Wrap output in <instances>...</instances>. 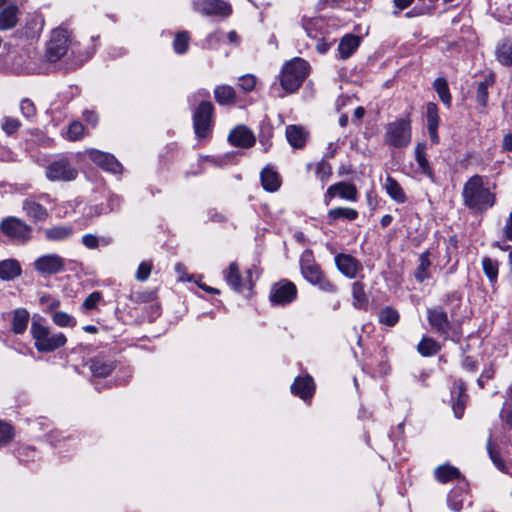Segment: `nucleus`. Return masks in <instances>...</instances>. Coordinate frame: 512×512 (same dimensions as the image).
<instances>
[{
  "label": "nucleus",
  "mask_w": 512,
  "mask_h": 512,
  "mask_svg": "<svg viewBox=\"0 0 512 512\" xmlns=\"http://www.w3.org/2000/svg\"><path fill=\"white\" fill-rule=\"evenodd\" d=\"M482 268L488 277L491 286L494 287L498 277V263L490 258L482 260Z\"/></svg>",
  "instance_id": "79ce46f5"
},
{
  "label": "nucleus",
  "mask_w": 512,
  "mask_h": 512,
  "mask_svg": "<svg viewBox=\"0 0 512 512\" xmlns=\"http://www.w3.org/2000/svg\"><path fill=\"white\" fill-rule=\"evenodd\" d=\"M412 129L409 119H397L386 126L384 143L393 148H404L411 143Z\"/></svg>",
  "instance_id": "20e7f679"
},
{
  "label": "nucleus",
  "mask_w": 512,
  "mask_h": 512,
  "mask_svg": "<svg viewBox=\"0 0 512 512\" xmlns=\"http://www.w3.org/2000/svg\"><path fill=\"white\" fill-rule=\"evenodd\" d=\"M35 270L42 275L58 274L65 269V259L57 254H46L34 261Z\"/></svg>",
  "instance_id": "9b49d317"
},
{
  "label": "nucleus",
  "mask_w": 512,
  "mask_h": 512,
  "mask_svg": "<svg viewBox=\"0 0 512 512\" xmlns=\"http://www.w3.org/2000/svg\"><path fill=\"white\" fill-rule=\"evenodd\" d=\"M484 183L482 182V211L487 208H491L495 204V192L492 191L495 189V184L493 183L491 186L487 183V187L483 188Z\"/></svg>",
  "instance_id": "de8ad7c7"
},
{
  "label": "nucleus",
  "mask_w": 512,
  "mask_h": 512,
  "mask_svg": "<svg viewBox=\"0 0 512 512\" xmlns=\"http://www.w3.org/2000/svg\"><path fill=\"white\" fill-rule=\"evenodd\" d=\"M45 237L51 241H63L73 235V228L68 225H57L45 230Z\"/></svg>",
  "instance_id": "473e14b6"
},
{
  "label": "nucleus",
  "mask_w": 512,
  "mask_h": 512,
  "mask_svg": "<svg viewBox=\"0 0 512 512\" xmlns=\"http://www.w3.org/2000/svg\"><path fill=\"white\" fill-rule=\"evenodd\" d=\"M359 44L360 38L358 36L352 34L345 35L338 45V52L340 58H349L357 50Z\"/></svg>",
  "instance_id": "a878e982"
},
{
  "label": "nucleus",
  "mask_w": 512,
  "mask_h": 512,
  "mask_svg": "<svg viewBox=\"0 0 512 512\" xmlns=\"http://www.w3.org/2000/svg\"><path fill=\"white\" fill-rule=\"evenodd\" d=\"M387 194L397 203H404L407 200L406 194L401 185L391 176H387L384 183Z\"/></svg>",
  "instance_id": "7c9ffc66"
},
{
  "label": "nucleus",
  "mask_w": 512,
  "mask_h": 512,
  "mask_svg": "<svg viewBox=\"0 0 512 512\" xmlns=\"http://www.w3.org/2000/svg\"><path fill=\"white\" fill-rule=\"evenodd\" d=\"M44 321L39 315L32 318L30 334L34 347L39 353L54 352L66 344L67 338L62 332L53 331Z\"/></svg>",
  "instance_id": "f257e3e1"
},
{
  "label": "nucleus",
  "mask_w": 512,
  "mask_h": 512,
  "mask_svg": "<svg viewBox=\"0 0 512 512\" xmlns=\"http://www.w3.org/2000/svg\"><path fill=\"white\" fill-rule=\"evenodd\" d=\"M505 231H506L507 237L512 240V211H511L509 220L506 223Z\"/></svg>",
  "instance_id": "774afa93"
},
{
  "label": "nucleus",
  "mask_w": 512,
  "mask_h": 512,
  "mask_svg": "<svg viewBox=\"0 0 512 512\" xmlns=\"http://www.w3.org/2000/svg\"><path fill=\"white\" fill-rule=\"evenodd\" d=\"M339 196L341 199L356 202L358 200V190L356 186L348 182H338L331 185L324 194V203L326 206L330 204L332 199Z\"/></svg>",
  "instance_id": "f8f14e48"
},
{
  "label": "nucleus",
  "mask_w": 512,
  "mask_h": 512,
  "mask_svg": "<svg viewBox=\"0 0 512 512\" xmlns=\"http://www.w3.org/2000/svg\"><path fill=\"white\" fill-rule=\"evenodd\" d=\"M228 140L232 145L243 148L251 147L255 143L253 133L245 126H238L234 128L230 132Z\"/></svg>",
  "instance_id": "6ab92c4d"
},
{
  "label": "nucleus",
  "mask_w": 512,
  "mask_h": 512,
  "mask_svg": "<svg viewBox=\"0 0 512 512\" xmlns=\"http://www.w3.org/2000/svg\"><path fill=\"white\" fill-rule=\"evenodd\" d=\"M13 438V427L9 423L0 421V446L7 445Z\"/></svg>",
  "instance_id": "864d4df0"
},
{
  "label": "nucleus",
  "mask_w": 512,
  "mask_h": 512,
  "mask_svg": "<svg viewBox=\"0 0 512 512\" xmlns=\"http://www.w3.org/2000/svg\"><path fill=\"white\" fill-rule=\"evenodd\" d=\"M71 43L70 34L66 29L57 28L51 33L47 43L45 57L49 62H57L66 55Z\"/></svg>",
  "instance_id": "423d86ee"
},
{
  "label": "nucleus",
  "mask_w": 512,
  "mask_h": 512,
  "mask_svg": "<svg viewBox=\"0 0 512 512\" xmlns=\"http://www.w3.org/2000/svg\"><path fill=\"white\" fill-rule=\"evenodd\" d=\"M487 451L495 467L504 472L506 469L505 462L502 460L498 452L494 450L490 441L487 443Z\"/></svg>",
  "instance_id": "4d7b16f0"
},
{
  "label": "nucleus",
  "mask_w": 512,
  "mask_h": 512,
  "mask_svg": "<svg viewBox=\"0 0 512 512\" xmlns=\"http://www.w3.org/2000/svg\"><path fill=\"white\" fill-rule=\"evenodd\" d=\"M197 12L206 16H223L231 14V6L223 0H197L194 2Z\"/></svg>",
  "instance_id": "ddd939ff"
},
{
  "label": "nucleus",
  "mask_w": 512,
  "mask_h": 512,
  "mask_svg": "<svg viewBox=\"0 0 512 512\" xmlns=\"http://www.w3.org/2000/svg\"><path fill=\"white\" fill-rule=\"evenodd\" d=\"M426 118L428 126H439L440 119L438 115V107L435 103L429 102L426 104Z\"/></svg>",
  "instance_id": "603ef678"
},
{
  "label": "nucleus",
  "mask_w": 512,
  "mask_h": 512,
  "mask_svg": "<svg viewBox=\"0 0 512 512\" xmlns=\"http://www.w3.org/2000/svg\"><path fill=\"white\" fill-rule=\"evenodd\" d=\"M39 304L43 307V312L51 314L60 307V300L49 294H42L39 298Z\"/></svg>",
  "instance_id": "a18cd8bd"
},
{
  "label": "nucleus",
  "mask_w": 512,
  "mask_h": 512,
  "mask_svg": "<svg viewBox=\"0 0 512 512\" xmlns=\"http://www.w3.org/2000/svg\"><path fill=\"white\" fill-rule=\"evenodd\" d=\"M0 230L9 240L18 244H26L32 239V227L17 217L4 218L0 223Z\"/></svg>",
  "instance_id": "39448f33"
},
{
  "label": "nucleus",
  "mask_w": 512,
  "mask_h": 512,
  "mask_svg": "<svg viewBox=\"0 0 512 512\" xmlns=\"http://www.w3.org/2000/svg\"><path fill=\"white\" fill-rule=\"evenodd\" d=\"M415 160L421 171L425 175L432 177L433 172L425 156V144H417L415 147Z\"/></svg>",
  "instance_id": "58836bf2"
},
{
  "label": "nucleus",
  "mask_w": 512,
  "mask_h": 512,
  "mask_svg": "<svg viewBox=\"0 0 512 512\" xmlns=\"http://www.w3.org/2000/svg\"><path fill=\"white\" fill-rule=\"evenodd\" d=\"M297 297V288L294 283L288 280H281L272 285L269 299L274 305H287Z\"/></svg>",
  "instance_id": "9d476101"
},
{
  "label": "nucleus",
  "mask_w": 512,
  "mask_h": 512,
  "mask_svg": "<svg viewBox=\"0 0 512 512\" xmlns=\"http://www.w3.org/2000/svg\"><path fill=\"white\" fill-rule=\"evenodd\" d=\"M431 266V262L429 260V252H423L419 257V266L415 272V278L419 282H423L424 280L428 279L429 274V268Z\"/></svg>",
  "instance_id": "ea45409f"
},
{
  "label": "nucleus",
  "mask_w": 512,
  "mask_h": 512,
  "mask_svg": "<svg viewBox=\"0 0 512 512\" xmlns=\"http://www.w3.org/2000/svg\"><path fill=\"white\" fill-rule=\"evenodd\" d=\"M467 395L462 381H455L451 390V403L456 418H461L464 413Z\"/></svg>",
  "instance_id": "f3484780"
},
{
  "label": "nucleus",
  "mask_w": 512,
  "mask_h": 512,
  "mask_svg": "<svg viewBox=\"0 0 512 512\" xmlns=\"http://www.w3.org/2000/svg\"><path fill=\"white\" fill-rule=\"evenodd\" d=\"M78 171L66 156L50 162L46 167V177L50 181H73L77 178Z\"/></svg>",
  "instance_id": "0eeeda50"
},
{
  "label": "nucleus",
  "mask_w": 512,
  "mask_h": 512,
  "mask_svg": "<svg viewBox=\"0 0 512 512\" xmlns=\"http://www.w3.org/2000/svg\"><path fill=\"white\" fill-rule=\"evenodd\" d=\"M300 268L303 277L312 285L318 286L324 292L336 291V286L325 277L311 251H305L301 255Z\"/></svg>",
  "instance_id": "7ed1b4c3"
},
{
  "label": "nucleus",
  "mask_w": 512,
  "mask_h": 512,
  "mask_svg": "<svg viewBox=\"0 0 512 512\" xmlns=\"http://www.w3.org/2000/svg\"><path fill=\"white\" fill-rule=\"evenodd\" d=\"M84 126L79 121L72 122L66 132V138L70 141L80 140L84 135Z\"/></svg>",
  "instance_id": "8fccbe9b"
},
{
  "label": "nucleus",
  "mask_w": 512,
  "mask_h": 512,
  "mask_svg": "<svg viewBox=\"0 0 512 512\" xmlns=\"http://www.w3.org/2000/svg\"><path fill=\"white\" fill-rule=\"evenodd\" d=\"M498 61L506 66L512 64V35L506 37L496 50Z\"/></svg>",
  "instance_id": "f704fd0d"
},
{
  "label": "nucleus",
  "mask_w": 512,
  "mask_h": 512,
  "mask_svg": "<svg viewBox=\"0 0 512 512\" xmlns=\"http://www.w3.org/2000/svg\"><path fill=\"white\" fill-rule=\"evenodd\" d=\"M86 155L92 162L106 171L117 174L123 170L121 163L112 154L97 149H88Z\"/></svg>",
  "instance_id": "4468645a"
},
{
  "label": "nucleus",
  "mask_w": 512,
  "mask_h": 512,
  "mask_svg": "<svg viewBox=\"0 0 512 512\" xmlns=\"http://www.w3.org/2000/svg\"><path fill=\"white\" fill-rule=\"evenodd\" d=\"M467 492H466V484L462 483L458 485L457 487L453 488L450 493L448 494V505L449 507L455 511L459 512L463 504L466 500Z\"/></svg>",
  "instance_id": "cd10ccee"
},
{
  "label": "nucleus",
  "mask_w": 512,
  "mask_h": 512,
  "mask_svg": "<svg viewBox=\"0 0 512 512\" xmlns=\"http://www.w3.org/2000/svg\"><path fill=\"white\" fill-rule=\"evenodd\" d=\"M223 276L227 284L238 293L250 292L253 288L252 271L248 269L241 274L236 262L230 263L223 271Z\"/></svg>",
  "instance_id": "6e6552de"
},
{
  "label": "nucleus",
  "mask_w": 512,
  "mask_h": 512,
  "mask_svg": "<svg viewBox=\"0 0 512 512\" xmlns=\"http://www.w3.org/2000/svg\"><path fill=\"white\" fill-rule=\"evenodd\" d=\"M189 40L190 38L187 32L177 33L173 41L174 51L178 54L185 53L188 49Z\"/></svg>",
  "instance_id": "09e8293b"
},
{
  "label": "nucleus",
  "mask_w": 512,
  "mask_h": 512,
  "mask_svg": "<svg viewBox=\"0 0 512 512\" xmlns=\"http://www.w3.org/2000/svg\"><path fill=\"white\" fill-rule=\"evenodd\" d=\"M316 177L324 184L326 183L331 175H332V166L326 160H321L316 165L315 170Z\"/></svg>",
  "instance_id": "c03bdc74"
},
{
  "label": "nucleus",
  "mask_w": 512,
  "mask_h": 512,
  "mask_svg": "<svg viewBox=\"0 0 512 512\" xmlns=\"http://www.w3.org/2000/svg\"><path fill=\"white\" fill-rule=\"evenodd\" d=\"M214 107L209 101H202L193 113V126L199 138L207 137L212 130Z\"/></svg>",
  "instance_id": "1a4fd4ad"
},
{
  "label": "nucleus",
  "mask_w": 512,
  "mask_h": 512,
  "mask_svg": "<svg viewBox=\"0 0 512 512\" xmlns=\"http://www.w3.org/2000/svg\"><path fill=\"white\" fill-rule=\"evenodd\" d=\"M379 321L384 325L392 327L399 321V314L395 309L387 306L380 311Z\"/></svg>",
  "instance_id": "37998d69"
},
{
  "label": "nucleus",
  "mask_w": 512,
  "mask_h": 512,
  "mask_svg": "<svg viewBox=\"0 0 512 512\" xmlns=\"http://www.w3.org/2000/svg\"><path fill=\"white\" fill-rule=\"evenodd\" d=\"M417 349L422 356H432L439 351L440 347L434 339L424 337L419 342Z\"/></svg>",
  "instance_id": "a19ab883"
},
{
  "label": "nucleus",
  "mask_w": 512,
  "mask_h": 512,
  "mask_svg": "<svg viewBox=\"0 0 512 512\" xmlns=\"http://www.w3.org/2000/svg\"><path fill=\"white\" fill-rule=\"evenodd\" d=\"M434 476L438 482L445 484L455 479H459L461 477V473L458 468L450 464H443L439 465L434 470Z\"/></svg>",
  "instance_id": "c756f323"
},
{
  "label": "nucleus",
  "mask_w": 512,
  "mask_h": 512,
  "mask_svg": "<svg viewBox=\"0 0 512 512\" xmlns=\"http://www.w3.org/2000/svg\"><path fill=\"white\" fill-rule=\"evenodd\" d=\"M88 364L89 369L94 377H106L115 368L114 363L112 361L98 357L92 358Z\"/></svg>",
  "instance_id": "bb28decb"
},
{
  "label": "nucleus",
  "mask_w": 512,
  "mask_h": 512,
  "mask_svg": "<svg viewBox=\"0 0 512 512\" xmlns=\"http://www.w3.org/2000/svg\"><path fill=\"white\" fill-rule=\"evenodd\" d=\"M18 9L14 5L4 8L0 12V30H8L13 28L17 23Z\"/></svg>",
  "instance_id": "72a5a7b5"
},
{
  "label": "nucleus",
  "mask_w": 512,
  "mask_h": 512,
  "mask_svg": "<svg viewBox=\"0 0 512 512\" xmlns=\"http://www.w3.org/2000/svg\"><path fill=\"white\" fill-rule=\"evenodd\" d=\"M429 324L433 329L442 335H447L450 328V323L447 318L446 312L442 309H428Z\"/></svg>",
  "instance_id": "4be33fe9"
},
{
  "label": "nucleus",
  "mask_w": 512,
  "mask_h": 512,
  "mask_svg": "<svg viewBox=\"0 0 512 512\" xmlns=\"http://www.w3.org/2000/svg\"><path fill=\"white\" fill-rule=\"evenodd\" d=\"M428 133H429V136H430V139L433 143H438L439 142V136H438V126H428Z\"/></svg>",
  "instance_id": "69168bd1"
},
{
  "label": "nucleus",
  "mask_w": 512,
  "mask_h": 512,
  "mask_svg": "<svg viewBox=\"0 0 512 512\" xmlns=\"http://www.w3.org/2000/svg\"><path fill=\"white\" fill-rule=\"evenodd\" d=\"M433 88L435 89L436 93L438 94L439 99L441 102L447 106H451L452 97L450 94V90L448 87V83L446 79L439 77L434 80Z\"/></svg>",
  "instance_id": "c9c22d12"
},
{
  "label": "nucleus",
  "mask_w": 512,
  "mask_h": 512,
  "mask_svg": "<svg viewBox=\"0 0 512 512\" xmlns=\"http://www.w3.org/2000/svg\"><path fill=\"white\" fill-rule=\"evenodd\" d=\"M22 210L33 222H42L48 218V211L33 198H26L22 202Z\"/></svg>",
  "instance_id": "a211bd4d"
},
{
  "label": "nucleus",
  "mask_w": 512,
  "mask_h": 512,
  "mask_svg": "<svg viewBox=\"0 0 512 512\" xmlns=\"http://www.w3.org/2000/svg\"><path fill=\"white\" fill-rule=\"evenodd\" d=\"M330 46H331V44L329 42H327L326 40L318 39L317 43H316V50L320 54H325L329 50Z\"/></svg>",
  "instance_id": "e2e57ef3"
},
{
  "label": "nucleus",
  "mask_w": 512,
  "mask_h": 512,
  "mask_svg": "<svg viewBox=\"0 0 512 512\" xmlns=\"http://www.w3.org/2000/svg\"><path fill=\"white\" fill-rule=\"evenodd\" d=\"M261 185L267 192H276L281 186V178L277 171L271 166H266L260 173Z\"/></svg>",
  "instance_id": "5701e85b"
},
{
  "label": "nucleus",
  "mask_w": 512,
  "mask_h": 512,
  "mask_svg": "<svg viewBox=\"0 0 512 512\" xmlns=\"http://www.w3.org/2000/svg\"><path fill=\"white\" fill-rule=\"evenodd\" d=\"M20 110L22 115L27 119L35 117L37 112L34 102L28 98H25L21 101Z\"/></svg>",
  "instance_id": "6e6d98bb"
},
{
  "label": "nucleus",
  "mask_w": 512,
  "mask_h": 512,
  "mask_svg": "<svg viewBox=\"0 0 512 512\" xmlns=\"http://www.w3.org/2000/svg\"><path fill=\"white\" fill-rule=\"evenodd\" d=\"M338 270L348 278H355L362 270V264L351 255L340 253L335 257Z\"/></svg>",
  "instance_id": "dca6fc26"
},
{
  "label": "nucleus",
  "mask_w": 512,
  "mask_h": 512,
  "mask_svg": "<svg viewBox=\"0 0 512 512\" xmlns=\"http://www.w3.org/2000/svg\"><path fill=\"white\" fill-rule=\"evenodd\" d=\"M21 127V122L14 117L6 116L1 121V128L7 135L15 134Z\"/></svg>",
  "instance_id": "3c124183"
},
{
  "label": "nucleus",
  "mask_w": 512,
  "mask_h": 512,
  "mask_svg": "<svg viewBox=\"0 0 512 512\" xmlns=\"http://www.w3.org/2000/svg\"><path fill=\"white\" fill-rule=\"evenodd\" d=\"M462 365L466 370L469 371H476L477 369V361L471 359L470 357H465L462 362Z\"/></svg>",
  "instance_id": "0e129e2a"
},
{
  "label": "nucleus",
  "mask_w": 512,
  "mask_h": 512,
  "mask_svg": "<svg viewBox=\"0 0 512 512\" xmlns=\"http://www.w3.org/2000/svg\"><path fill=\"white\" fill-rule=\"evenodd\" d=\"M285 134L289 144L296 149L303 148L309 136L308 131L300 125H288Z\"/></svg>",
  "instance_id": "412c9836"
},
{
  "label": "nucleus",
  "mask_w": 512,
  "mask_h": 512,
  "mask_svg": "<svg viewBox=\"0 0 512 512\" xmlns=\"http://www.w3.org/2000/svg\"><path fill=\"white\" fill-rule=\"evenodd\" d=\"M309 72V64L301 59L294 58L287 62L280 77V84L287 93H293L301 86Z\"/></svg>",
  "instance_id": "f03ea898"
},
{
  "label": "nucleus",
  "mask_w": 512,
  "mask_h": 512,
  "mask_svg": "<svg viewBox=\"0 0 512 512\" xmlns=\"http://www.w3.org/2000/svg\"><path fill=\"white\" fill-rule=\"evenodd\" d=\"M83 118L86 123L90 124L92 127H95L98 123V116L94 111L85 110L83 112Z\"/></svg>",
  "instance_id": "680f3d73"
},
{
  "label": "nucleus",
  "mask_w": 512,
  "mask_h": 512,
  "mask_svg": "<svg viewBox=\"0 0 512 512\" xmlns=\"http://www.w3.org/2000/svg\"><path fill=\"white\" fill-rule=\"evenodd\" d=\"M82 243L88 249H96L99 245V239L93 234H85L82 237Z\"/></svg>",
  "instance_id": "bf43d9fd"
},
{
  "label": "nucleus",
  "mask_w": 512,
  "mask_h": 512,
  "mask_svg": "<svg viewBox=\"0 0 512 512\" xmlns=\"http://www.w3.org/2000/svg\"><path fill=\"white\" fill-rule=\"evenodd\" d=\"M495 81V75L492 71H488L484 74V81H482V90H484V88H487L488 86L492 85ZM486 96V93H484V91H482V105H484V98Z\"/></svg>",
  "instance_id": "052dcab7"
},
{
  "label": "nucleus",
  "mask_w": 512,
  "mask_h": 512,
  "mask_svg": "<svg viewBox=\"0 0 512 512\" xmlns=\"http://www.w3.org/2000/svg\"><path fill=\"white\" fill-rule=\"evenodd\" d=\"M314 390L313 379L308 375L297 377L291 385V392L305 401L312 397Z\"/></svg>",
  "instance_id": "aec40b11"
},
{
  "label": "nucleus",
  "mask_w": 512,
  "mask_h": 512,
  "mask_svg": "<svg viewBox=\"0 0 512 512\" xmlns=\"http://www.w3.org/2000/svg\"><path fill=\"white\" fill-rule=\"evenodd\" d=\"M215 99L220 105H232L235 103L236 92L232 86L219 85L214 90Z\"/></svg>",
  "instance_id": "2f4dec72"
},
{
  "label": "nucleus",
  "mask_w": 512,
  "mask_h": 512,
  "mask_svg": "<svg viewBox=\"0 0 512 512\" xmlns=\"http://www.w3.org/2000/svg\"><path fill=\"white\" fill-rule=\"evenodd\" d=\"M238 85L244 92H251L256 86V77L252 74L241 76Z\"/></svg>",
  "instance_id": "13d9d810"
},
{
  "label": "nucleus",
  "mask_w": 512,
  "mask_h": 512,
  "mask_svg": "<svg viewBox=\"0 0 512 512\" xmlns=\"http://www.w3.org/2000/svg\"><path fill=\"white\" fill-rule=\"evenodd\" d=\"M30 314L25 308H17L13 311L11 329L15 334H23L28 326Z\"/></svg>",
  "instance_id": "c85d7f7f"
},
{
  "label": "nucleus",
  "mask_w": 512,
  "mask_h": 512,
  "mask_svg": "<svg viewBox=\"0 0 512 512\" xmlns=\"http://www.w3.org/2000/svg\"><path fill=\"white\" fill-rule=\"evenodd\" d=\"M464 204L471 209L478 210L480 207V176H472L463 188Z\"/></svg>",
  "instance_id": "2eb2a0df"
},
{
  "label": "nucleus",
  "mask_w": 512,
  "mask_h": 512,
  "mask_svg": "<svg viewBox=\"0 0 512 512\" xmlns=\"http://www.w3.org/2000/svg\"><path fill=\"white\" fill-rule=\"evenodd\" d=\"M52 322L58 327L73 328L77 325V320L70 314L64 311H53L51 313Z\"/></svg>",
  "instance_id": "4c0bfd02"
},
{
  "label": "nucleus",
  "mask_w": 512,
  "mask_h": 512,
  "mask_svg": "<svg viewBox=\"0 0 512 512\" xmlns=\"http://www.w3.org/2000/svg\"><path fill=\"white\" fill-rule=\"evenodd\" d=\"M102 301V294L99 291H94L89 294L81 305V311L86 313L90 310L97 308L98 304Z\"/></svg>",
  "instance_id": "49530a36"
},
{
  "label": "nucleus",
  "mask_w": 512,
  "mask_h": 512,
  "mask_svg": "<svg viewBox=\"0 0 512 512\" xmlns=\"http://www.w3.org/2000/svg\"><path fill=\"white\" fill-rule=\"evenodd\" d=\"M352 296L354 307L362 309L367 306L368 298L364 290V285L361 282L357 281L352 284Z\"/></svg>",
  "instance_id": "e433bc0d"
},
{
  "label": "nucleus",
  "mask_w": 512,
  "mask_h": 512,
  "mask_svg": "<svg viewBox=\"0 0 512 512\" xmlns=\"http://www.w3.org/2000/svg\"><path fill=\"white\" fill-rule=\"evenodd\" d=\"M21 273L22 268L18 260L11 258L0 261V279L2 281L14 280Z\"/></svg>",
  "instance_id": "b1692460"
},
{
  "label": "nucleus",
  "mask_w": 512,
  "mask_h": 512,
  "mask_svg": "<svg viewBox=\"0 0 512 512\" xmlns=\"http://www.w3.org/2000/svg\"><path fill=\"white\" fill-rule=\"evenodd\" d=\"M220 40H221V37H220V33L219 32L211 33L210 35H208V37L206 39V47L211 48L212 47V43L214 41L218 42Z\"/></svg>",
  "instance_id": "338daca9"
},
{
  "label": "nucleus",
  "mask_w": 512,
  "mask_h": 512,
  "mask_svg": "<svg viewBox=\"0 0 512 512\" xmlns=\"http://www.w3.org/2000/svg\"><path fill=\"white\" fill-rule=\"evenodd\" d=\"M358 217L357 210L349 207H336L330 209L327 213V223L333 225L336 221L344 219L354 221Z\"/></svg>",
  "instance_id": "393cba45"
},
{
  "label": "nucleus",
  "mask_w": 512,
  "mask_h": 512,
  "mask_svg": "<svg viewBox=\"0 0 512 512\" xmlns=\"http://www.w3.org/2000/svg\"><path fill=\"white\" fill-rule=\"evenodd\" d=\"M152 267L153 265L150 261L141 262L135 274L136 280L141 282L146 281L151 274Z\"/></svg>",
  "instance_id": "5fc2aeb1"
}]
</instances>
